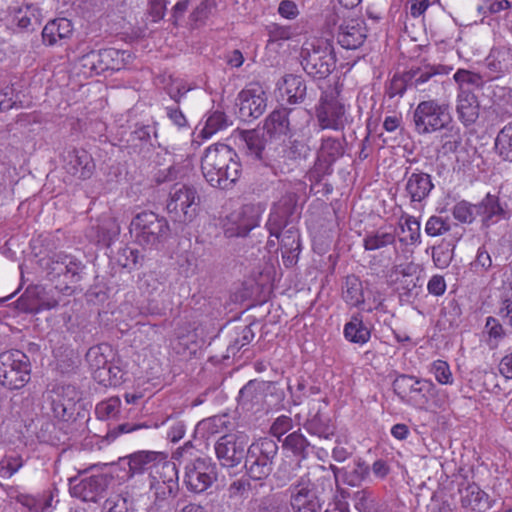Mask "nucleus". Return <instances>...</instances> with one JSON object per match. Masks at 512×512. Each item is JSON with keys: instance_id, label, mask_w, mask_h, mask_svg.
Wrapping results in <instances>:
<instances>
[{"instance_id": "a19ab883", "label": "nucleus", "mask_w": 512, "mask_h": 512, "mask_svg": "<svg viewBox=\"0 0 512 512\" xmlns=\"http://www.w3.org/2000/svg\"><path fill=\"white\" fill-rule=\"evenodd\" d=\"M41 293L42 288L40 286H28L16 302L17 309L25 313L40 312Z\"/></svg>"}, {"instance_id": "de8ad7c7", "label": "nucleus", "mask_w": 512, "mask_h": 512, "mask_svg": "<svg viewBox=\"0 0 512 512\" xmlns=\"http://www.w3.org/2000/svg\"><path fill=\"white\" fill-rule=\"evenodd\" d=\"M103 512H133V498L128 492L113 494L103 503Z\"/></svg>"}, {"instance_id": "2eb2a0df", "label": "nucleus", "mask_w": 512, "mask_h": 512, "mask_svg": "<svg viewBox=\"0 0 512 512\" xmlns=\"http://www.w3.org/2000/svg\"><path fill=\"white\" fill-rule=\"evenodd\" d=\"M113 478L104 473L77 476L69 479L70 493L85 502H97L111 484Z\"/></svg>"}, {"instance_id": "58836bf2", "label": "nucleus", "mask_w": 512, "mask_h": 512, "mask_svg": "<svg viewBox=\"0 0 512 512\" xmlns=\"http://www.w3.org/2000/svg\"><path fill=\"white\" fill-rule=\"evenodd\" d=\"M287 101L290 104L302 103L306 97V84L301 76L288 74L282 78Z\"/></svg>"}, {"instance_id": "13d9d810", "label": "nucleus", "mask_w": 512, "mask_h": 512, "mask_svg": "<svg viewBox=\"0 0 512 512\" xmlns=\"http://www.w3.org/2000/svg\"><path fill=\"white\" fill-rule=\"evenodd\" d=\"M255 337L251 325L242 327L236 332L235 338L229 344L227 351L233 356L236 355L244 346L248 345Z\"/></svg>"}, {"instance_id": "f704fd0d", "label": "nucleus", "mask_w": 512, "mask_h": 512, "mask_svg": "<svg viewBox=\"0 0 512 512\" xmlns=\"http://www.w3.org/2000/svg\"><path fill=\"white\" fill-rule=\"evenodd\" d=\"M342 298L351 307H358L365 302L364 288L360 278L348 275L342 285Z\"/></svg>"}, {"instance_id": "5701e85b", "label": "nucleus", "mask_w": 512, "mask_h": 512, "mask_svg": "<svg viewBox=\"0 0 512 512\" xmlns=\"http://www.w3.org/2000/svg\"><path fill=\"white\" fill-rule=\"evenodd\" d=\"M441 69L443 67L431 65L411 68L405 72L409 88L419 92L431 91L438 85L436 77L443 73Z\"/></svg>"}, {"instance_id": "c9c22d12", "label": "nucleus", "mask_w": 512, "mask_h": 512, "mask_svg": "<svg viewBox=\"0 0 512 512\" xmlns=\"http://www.w3.org/2000/svg\"><path fill=\"white\" fill-rule=\"evenodd\" d=\"M396 235L393 231L386 228L366 232L363 237V248L365 251H376L384 249L390 245L395 246Z\"/></svg>"}, {"instance_id": "ddd939ff", "label": "nucleus", "mask_w": 512, "mask_h": 512, "mask_svg": "<svg viewBox=\"0 0 512 512\" xmlns=\"http://www.w3.org/2000/svg\"><path fill=\"white\" fill-rule=\"evenodd\" d=\"M248 437L244 434L226 433L214 444V450L220 465L225 468L237 467L245 458Z\"/></svg>"}, {"instance_id": "5fc2aeb1", "label": "nucleus", "mask_w": 512, "mask_h": 512, "mask_svg": "<svg viewBox=\"0 0 512 512\" xmlns=\"http://www.w3.org/2000/svg\"><path fill=\"white\" fill-rule=\"evenodd\" d=\"M117 262L123 268H127L131 271L138 269L142 265L143 256L140 254L139 250L125 247L119 251Z\"/></svg>"}, {"instance_id": "20e7f679", "label": "nucleus", "mask_w": 512, "mask_h": 512, "mask_svg": "<svg viewBox=\"0 0 512 512\" xmlns=\"http://www.w3.org/2000/svg\"><path fill=\"white\" fill-rule=\"evenodd\" d=\"M300 56L305 72L316 79L328 77L336 67L333 47L323 39L305 41Z\"/></svg>"}, {"instance_id": "0e129e2a", "label": "nucleus", "mask_w": 512, "mask_h": 512, "mask_svg": "<svg viewBox=\"0 0 512 512\" xmlns=\"http://www.w3.org/2000/svg\"><path fill=\"white\" fill-rule=\"evenodd\" d=\"M409 88L406 73L402 75H394L390 82L386 85L385 94L390 98L402 97Z\"/></svg>"}, {"instance_id": "423d86ee", "label": "nucleus", "mask_w": 512, "mask_h": 512, "mask_svg": "<svg viewBox=\"0 0 512 512\" xmlns=\"http://www.w3.org/2000/svg\"><path fill=\"white\" fill-rule=\"evenodd\" d=\"M413 122L419 135L447 129L452 124L450 105L435 99L421 101L413 112Z\"/></svg>"}, {"instance_id": "bb28decb", "label": "nucleus", "mask_w": 512, "mask_h": 512, "mask_svg": "<svg viewBox=\"0 0 512 512\" xmlns=\"http://www.w3.org/2000/svg\"><path fill=\"white\" fill-rule=\"evenodd\" d=\"M507 204L502 203L498 196L488 193L479 203L476 204L477 216L481 217L484 227L499 222L508 216Z\"/></svg>"}, {"instance_id": "8fccbe9b", "label": "nucleus", "mask_w": 512, "mask_h": 512, "mask_svg": "<svg viewBox=\"0 0 512 512\" xmlns=\"http://www.w3.org/2000/svg\"><path fill=\"white\" fill-rule=\"evenodd\" d=\"M231 124L232 122L223 111L216 110L209 114L201 134L204 138H208Z\"/></svg>"}, {"instance_id": "0eeeda50", "label": "nucleus", "mask_w": 512, "mask_h": 512, "mask_svg": "<svg viewBox=\"0 0 512 512\" xmlns=\"http://www.w3.org/2000/svg\"><path fill=\"white\" fill-rule=\"evenodd\" d=\"M315 114L318 125L322 130L340 131L345 128L348 121L347 110L338 85L322 92L319 103L315 108Z\"/></svg>"}, {"instance_id": "a211bd4d", "label": "nucleus", "mask_w": 512, "mask_h": 512, "mask_svg": "<svg viewBox=\"0 0 512 512\" xmlns=\"http://www.w3.org/2000/svg\"><path fill=\"white\" fill-rule=\"evenodd\" d=\"M392 387L402 401L413 400L422 404L427 402V395L432 394L435 390V384L431 380L406 374L397 376Z\"/></svg>"}, {"instance_id": "864d4df0", "label": "nucleus", "mask_w": 512, "mask_h": 512, "mask_svg": "<svg viewBox=\"0 0 512 512\" xmlns=\"http://www.w3.org/2000/svg\"><path fill=\"white\" fill-rule=\"evenodd\" d=\"M453 228H459L455 223H452L448 218L433 215L431 216L425 225V233L431 237H437L444 235L451 231Z\"/></svg>"}, {"instance_id": "3c124183", "label": "nucleus", "mask_w": 512, "mask_h": 512, "mask_svg": "<svg viewBox=\"0 0 512 512\" xmlns=\"http://www.w3.org/2000/svg\"><path fill=\"white\" fill-rule=\"evenodd\" d=\"M484 333L488 335L486 343L491 349L497 348L500 341L503 340L506 336L502 324L498 319L492 316L486 318Z\"/></svg>"}, {"instance_id": "7ed1b4c3", "label": "nucleus", "mask_w": 512, "mask_h": 512, "mask_svg": "<svg viewBox=\"0 0 512 512\" xmlns=\"http://www.w3.org/2000/svg\"><path fill=\"white\" fill-rule=\"evenodd\" d=\"M44 268L46 277L56 282L54 289L70 295L73 292L71 284L81 281L85 265L73 255L57 253L47 259Z\"/></svg>"}, {"instance_id": "39448f33", "label": "nucleus", "mask_w": 512, "mask_h": 512, "mask_svg": "<svg viewBox=\"0 0 512 512\" xmlns=\"http://www.w3.org/2000/svg\"><path fill=\"white\" fill-rule=\"evenodd\" d=\"M32 365L28 355L18 349L0 353V384L8 390H20L31 379Z\"/></svg>"}, {"instance_id": "2f4dec72", "label": "nucleus", "mask_w": 512, "mask_h": 512, "mask_svg": "<svg viewBox=\"0 0 512 512\" xmlns=\"http://www.w3.org/2000/svg\"><path fill=\"white\" fill-rule=\"evenodd\" d=\"M251 482L246 478H239L233 480L223 495L225 504L227 506L223 511L226 512H237L240 510L244 503V500L248 497V493L251 490Z\"/></svg>"}, {"instance_id": "c85d7f7f", "label": "nucleus", "mask_w": 512, "mask_h": 512, "mask_svg": "<svg viewBox=\"0 0 512 512\" xmlns=\"http://www.w3.org/2000/svg\"><path fill=\"white\" fill-rule=\"evenodd\" d=\"M149 485L154 497L150 512H172L179 485H165L163 482H149Z\"/></svg>"}, {"instance_id": "a18cd8bd", "label": "nucleus", "mask_w": 512, "mask_h": 512, "mask_svg": "<svg viewBox=\"0 0 512 512\" xmlns=\"http://www.w3.org/2000/svg\"><path fill=\"white\" fill-rule=\"evenodd\" d=\"M344 138L339 139L335 137L322 138L319 148V157L323 158L326 162L333 163L344 154Z\"/></svg>"}, {"instance_id": "6ab92c4d", "label": "nucleus", "mask_w": 512, "mask_h": 512, "mask_svg": "<svg viewBox=\"0 0 512 512\" xmlns=\"http://www.w3.org/2000/svg\"><path fill=\"white\" fill-rule=\"evenodd\" d=\"M239 118L250 122L259 118L266 110V93L259 83H250L238 95Z\"/></svg>"}, {"instance_id": "603ef678", "label": "nucleus", "mask_w": 512, "mask_h": 512, "mask_svg": "<svg viewBox=\"0 0 512 512\" xmlns=\"http://www.w3.org/2000/svg\"><path fill=\"white\" fill-rule=\"evenodd\" d=\"M455 245L451 242H443L432 248V259L439 269L447 268L453 260Z\"/></svg>"}, {"instance_id": "f03ea898", "label": "nucleus", "mask_w": 512, "mask_h": 512, "mask_svg": "<svg viewBox=\"0 0 512 512\" xmlns=\"http://www.w3.org/2000/svg\"><path fill=\"white\" fill-rule=\"evenodd\" d=\"M134 242L143 248L158 250L170 236L167 219L152 211L136 214L129 227Z\"/></svg>"}, {"instance_id": "412c9836", "label": "nucleus", "mask_w": 512, "mask_h": 512, "mask_svg": "<svg viewBox=\"0 0 512 512\" xmlns=\"http://www.w3.org/2000/svg\"><path fill=\"white\" fill-rule=\"evenodd\" d=\"M264 208L259 204H245L232 215L234 228H228L226 234L229 237H244L260 223Z\"/></svg>"}, {"instance_id": "dca6fc26", "label": "nucleus", "mask_w": 512, "mask_h": 512, "mask_svg": "<svg viewBox=\"0 0 512 512\" xmlns=\"http://www.w3.org/2000/svg\"><path fill=\"white\" fill-rule=\"evenodd\" d=\"M299 119L308 122V113L303 109H277L266 118L263 129L270 136L286 135L301 128L302 123L298 121Z\"/></svg>"}, {"instance_id": "4d7b16f0", "label": "nucleus", "mask_w": 512, "mask_h": 512, "mask_svg": "<svg viewBox=\"0 0 512 512\" xmlns=\"http://www.w3.org/2000/svg\"><path fill=\"white\" fill-rule=\"evenodd\" d=\"M453 217L461 223H472L476 216V204H472L466 200L457 202L452 208Z\"/></svg>"}, {"instance_id": "9b49d317", "label": "nucleus", "mask_w": 512, "mask_h": 512, "mask_svg": "<svg viewBox=\"0 0 512 512\" xmlns=\"http://www.w3.org/2000/svg\"><path fill=\"white\" fill-rule=\"evenodd\" d=\"M184 483L194 493H202L217 480V465L210 458L198 457L186 463Z\"/></svg>"}, {"instance_id": "4c0bfd02", "label": "nucleus", "mask_w": 512, "mask_h": 512, "mask_svg": "<svg viewBox=\"0 0 512 512\" xmlns=\"http://www.w3.org/2000/svg\"><path fill=\"white\" fill-rule=\"evenodd\" d=\"M241 138L245 142L247 152L255 159L263 161L266 164V140L264 134L258 130H244L241 132Z\"/></svg>"}, {"instance_id": "69168bd1", "label": "nucleus", "mask_w": 512, "mask_h": 512, "mask_svg": "<svg viewBox=\"0 0 512 512\" xmlns=\"http://www.w3.org/2000/svg\"><path fill=\"white\" fill-rule=\"evenodd\" d=\"M430 372L434 375L436 381L442 385H451L453 383L452 372L446 361H434L431 364Z\"/></svg>"}, {"instance_id": "338daca9", "label": "nucleus", "mask_w": 512, "mask_h": 512, "mask_svg": "<svg viewBox=\"0 0 512 512\" xmlns=\"http://www.w3.org/2000/svg\"><path fill=\"white\" fill-rule=\"evenodd\" d=\"M61 397H51V411L55 418L68 421L74 415V409L70 401L64 402Z\"/></svg>"}, {"instance_id": "774afa93", "label": "nucleus", "mask_w": 512, "mask_h": 512, "mask_svg": "<svg viewBox=\"0 0 512 512\" xmlns=\"http://www.w3.org/2000/svg\"><path fill=\"white\" fill-rule=\"evenodd\" d=\"M354 507L359 512H375V498L368 490H361L354 493Z\"/></svg>"}, {"instance_id": "b1692460", "label": "nucleus", "mask_w": 512, "mask_h": 512, "mask_svg": "<svg viewBox=\"0 0 512 512\" xmlns=\"http://www.w3.org/2000/svg\"><path fill=\"white\" fill-rule=\"evenodd\" d=\"M490 75L497 79L512 72V46L509 44L493 47L485 59Z\"/></svg>"}, {"instance_id": "e2e57ef3", "label": "nucleus", "mask_w": 512, "mask_h": 512, "mask_svg": "<svg viewBox=\"0 0 512 512\" xmlns=\"http://www.w3.org/2000/svg\"><path fill=\"white\" fill-rule=\"evenodd\" d=\"M400 295L407 299L416 298L421 289L420 275L411 278L397 279Z\"/></svg>"}, {"instance_id": "680f3d73", "label": "nucleus", "mask_w": 512, "mask_h": 512, "mask_svg": "<svg viewBox=\"0 0 512 512\" xmlns=\"http://www.w3.org/2000/svg\"><path fill=\"white\" fill-rule=\"evenodd\" d=\"M121 401L118 397H110L109 399L97 404L95 413L101 420L115 417L120 411Z\"/></svg>"}, {"instance_id": "a878e982", "label": "nucleus", "mask_w": 512, "mask_h": 512, "mask_svg": "<svg viewBox=\"0 0 512 512\" xmlns=\"http://www.w3.org/2000/svg\"><path fill=\"white\" fill-rule=\"evenodd\" d=\"M366 36L365 22L360 19H350L339 26L337 41L343 48L354 50L364 43Z\"/></svg>"}, {"instance_id": "f8f14e48", "label": "nucleus", "mask_w": 512, "mask_h": 512, "mask_svg": "<svg viewBox=\"0 0 512 512\" xmlns=\"http://www.w3.org/2000/svg\"><path fill=\"white\" fill-rule=\"evenodd\" d=\"M297 202L295 193H287L273 205L265 225L269 234H279V231L296 226L300 218Z\"/></svg>"}, {"instance_id": "49530a36", "label": "nucleus", "mask_w": 512, "mask_h": 512, "mask_svg": "<svg viewBox=\"0 0 512 512\" xmlns=\"http://www.w3.org/2000/svg\"><path fill=\"white\" fill-rule=\"evenodd\" d=\"M150 482H162L165 485H178L177 469L174 463L165 461L161 464H155L154 470L150 473Z\"/></svg>"}, {"instance_id": "e433bc0d", "label": "nucleus", "mask_w": 512, "mask_h": 512, "mask_svg": "<svg viewBox=\"0 0 512 512\" xmlns=\"http://www.w3.org/2000/svg\"><path fill=\"white\" fill-rule=\"evenodd\" d=\"M227 415H215L200 421L195 429V434L208 440L211 437L224 433L228 429Z\"/></svg>"}, {"instance_id": "6e6d98bb", "label": "nucleus", "mask_w": 512, "mask_h": 512, "mask_svg": "<svg viewBox=\"0 0 512 512\" xmlns=\"http://www.w3.org/2000/svg\"><path fill=\"white\" fill-rule=\"evenodd\" d=\"M441 135V150L443 154L454 153L461 144V135L459 128L449 125Z\"/></svg>"}, {"instance_id": "6e6552de", "label": "nucleus", "mask_w": 512, "mask_h": 512, "mask_svg": "<svg viewBox=\"0 0 512 512\" xmlns=\"http://www.w3.org/2000/svg\"><path fill=\"white\" fill-rule=\"evenodd\" d=\"M278 453V443L270 437H263L247 446L245 469L253 480L266 479L272 472L273 460Z\"/></svg>"}, {"instance_id": "4468645a", "label": "nucleus", "mask_w": 512, "mask_h": 512, "mask_svg": "<svg viewBox=\"0 0 512 512\" xmlns=\"http://www.w3.org/2000/svg\"><path fill=\"white\" fill-rule=\"evenodd\" d=\"M293 512H319L321 503L309 474L298 477L288 488Z\"/></svg>"}, {"instance_id": "37998d69", "label": "nucleus", "mask_w": 512, "mask_h": 512, "mask_svg": "<svg viewBox=\"0 0 512 512\" xmlns=\"http://www.w3.org/2000/svg\"><path fill=\"white\" fill-rule=\"evenodd\" d=\"M283 448L291 451L301 461L308 457L310 443L298 430L286 436L283 440Z\"/></svg>"}, {"instance_id": "f3484780", "label": "nucleus", "mask_w": 512, "mask_h": 512, "mask_svg": "<svg viewBox=\"0 0 512 512\" xmlns=\"http://www.w3.org/2000/svg\"><path fill=\"white\" fill-rule=\"evenodd\" d=\"M308 407V416L304 423L305 430L320 439L328 440L334 436L336 426L326 413L328 408L326 399H311L308 402Z\"/></svg>"}, {"instance_id": "4be33fe9", "label": "nucleus", "mask_w": 512, "mask_h": 512, "mask_svg": "<svg viewBox=\"0 0 512 512\" xmlns=\"http://www.w3.org/2000/svg\"><path fill=\"white\" fill-rule=\"evenodd\" d=\"M65 170L81 180L91 178L95 170V163L91 155L83 149H71L64 157Z\"/></svg>"}, {"instance_id": "1a4fd4ad", "label": "nucleus", "mask_w": 512, "mask_h": 512, "mask_svg": "<svg viewBox=\"0 0 512 512\" xmlns=\"http://www.w3.org/2000/svg\"><path fill=\"white\" fill-rule=\"evenodd\" d=\"M199 204L200 197L195 187L175 184L169 192L166 209L174 222L187 224L196 217Z\"/></svg>"}, {"instance_id": "aec40b11", "label": "nucleus", "mask_w": 512, "mask_h": 512, "mask_svg": "<svg viewBox=\"0 0 512 512\" xmlns=\"http://www.w3.org/2000/svg\"><path fill=\"white\" fill-rule=\"evenodd\" d=\"M458 496L463 512H487L491 508L490 496L474 482L460 483Z\"/></svg>"}, {"instance_id": "09e8293b", "label": "nucleus", "mask_w": 512, "mask_h": 512, "mask_svg": "<svg viewBox=\"0 0 512 512\" xmlns=\"http://www.w3.org/2000/svg\"><path fill=\"white\" fill-rule=\"evenodd\" d=\"M300 460H282L273 477L278 487H284L297 477V471L300 469Z\"/></svg>"}, {"instance_id": "c756f323", "label": "nucleus", "mask_w": 512, "mask_h": 512, "mask_svg": "<svg viewBox=\"0 0 512 512\" xmlns=\"http://www.w3.org/2000/svg\"><path fill=\"white\" fill-rule=\"evenodd\" d=\"M73 34V24L67 18H57L49 21L42 31L46 45H63Z\"/></svg>"}, {"instance_id": "79ce46f5", "label": "nucleus", "mask_w": 512, "mask_h": 512, "mask_svg": "<svg viewBox=\"0 0 512 512\" xmlns=\"http://www.w3.org/2000/svg\"><path fill=\"white\" fill-rule=\"evenodd\" d=\"M453 78L458 84V93L474 92V89L482 88L485 82L480 74L466 69H458Z\"/></svg>"}, {"instance_id": "c03bdc74", "label": "nucleus", "mask_w": 512, "mask_h": 512, "mask_svg": "<svg viewBox=\"0 0 512 512\" xmlns=\"http://www.w3.org/2000/svg\"><path fill=\"white\" fill-rule=\"evenodd\" d=\"M494 147L502 160L512 162V122L507 123L498 132Z\"/></svg>"}, {"instance_id": "bf43d9fd", "label": "nucleus", "mask_w": 512, "mask_h": 512, "mask_svg": "<svg viewBox=\"0 0 512 512\" xmlns=\"http://www.w3.org/2000/svg\"><path fill=\"white\" fill-rule=\"evenodd\" d=\"M260 385L257 381L251 380L239 391L238 402L243 406H252L258 402L261 396Z\"/></svg>"}, {"instance_id": "72a5a7b5", "label": "nucleus", "mask_w": 512, "mask_h": 512, "mask_svg": "<svg viewBox=\"0 0 512 512\" xmlns=\"http://www.w3.org/2000/svg\"><path fill=\"white\" fill-rule=\"evenodd\" d=\"M344 337L352 343L363 345L371 337L369 328L364 324L362 315L356 313L344 326Z\"/></svg>"}, {"instance_id": "f257e3e1", "label": "nucleus", "mask_w": 512, "mask_h": 512, "mask_svg": "<svg viewBox=\"0 0 512 512\" xmlns=\"http://www.w3.org/2000/svg\"><path fill=\"white\" fill-rule=\"evenodd\" d=\"M201 171L206 182L222 190L232 188L241 174V164L234 149L224 143L207 147L201 158Z\"/></svg>"}, {"instance_id": "473e14b6", "label": "nucleus", "mask_w": 512, "mask_h": 512, "mask_svg": "<svg viewBox=\"0 0 512 512\" xmlns=\"http://www.w3.org/2000/svg\"><path fill=\"white\" fill-rule=\"evenodd\" d=\"M332 470L335 484L339 481L352 487L359 486L362 481L369 475L370 468L365 462L358 461L351 468H338L334 465L330 466Z\"/></svg>"}, {"instance_id": "7c9ffc66", "label": "nucleus", "mask_w": 512, "mask_h": 512, "mask_svg": "<svg viewBox=\"0 0 512 512\" xmlns=\"http://www.w3.org/2000/svg\"><path fill=\"white\" fill-rule=\"evenodd\" d=\"M479 101L474 92L457 93L456 113L466 127L473 125L479 117Z\"/></svg>"}, {"instance_id": "ea45409f", "label": "nucleus", "mask_w": 512, "mask_h": 512, "mask_svg": "<svg viewBox=\"0 0 512 512\" xmlns=\"http://www.w3.org/2000/svg\"><path fill=\"white\" fill-rule=\"evenodd\" d=\"M157 455L154 451H137L127 456L130 476L154 468Z\"/></svg>"}, {"instance_id": "cd10ccee", "label": "nucleus", "mask_w": 512, "mask_h": 512, "mask_svg": "<svg viewBox=\"0 0 512 512\" xmlns=\"http://www.w3.org/2000/svg\"><path fill=\"white\" fill-rule=\"evenodd\" d=\"M433 188L431 176L425 172L416 170L406 177L405 191L411 202H422Z\"/></svg>"}, {"instance_id": "393cba45", "label": "nucleus", "mask_w": 512, "mask_h": 512, "mask_svg": "<svg viewBox=\"0 0 512 512\" xmlns=\"http://www.w3.org/2000/svg\"><path fill=\"white\" fill-rule=\"evenodd\" d=\"M276 238L282 251L283 263L286 267L295 265L300 253V234L296 226H290L279 234H270Z\"/></svg>"}, {"instance_id": "052dcab7", "label": "nucleus", "mask_w": 512, "mask_h": 512, "mask_svg": "<svg viewBox=\"0 0 512 512\" xmlns=\"http://www.w3.org/2000/svg\"><path fill=\"white\" fill-rule=\"evenodd\" d=\"M257 508L254 512H286L284 503L276 495H267L254 500Z\"/></svg>"}, {"instance_id": "9d476101", "label": "nucleus", "mask_w": 512, "mask_h": 512, "mask_svg": "<svg viewBox=\"0 0 512 512\" xmlns=\"http://www.w3.org/2000/svg\"><path fill=\"white\" fill-rule=\"evenodd\" d=\"M126 51L115 48L91 50L79 58L80 66L89 75H100L106 71H119L126 66Z\"/></svg>"}]
</instances>
